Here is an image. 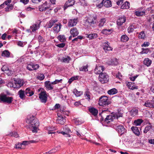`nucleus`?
<instances>
[{
	"label": "nucleus",
	"mask_w": 154,
	"mask_h": 154,
	"mask_svg": "<svg viewBox=\"0 0 154 154\" xmlns=\"http://www.w3.org/2000/svg\"><path fill=\"white\" fill-rule=\"evenodd\" d=\"M26 122L29 124V125L32 129V131L33 133L37 132V129L39 125V122L38 120L35 119L34 116L32 115H30L27 117Z\"/></svg>",
	"instance_id": "nucleus-1"
},
{
	"label": "nucleus",
	"mask_w": 154,
	"mask_h": 154,
	"mask_svg": "<svg viewBox=\"0 0 154 154\" xmlns=\"http://www.w3.org/2000/svg\"><path fill=\"white\" fill-rule=\"evenodd\" d=\"M45 129L46 130V132L48 134H63V135H68L69 132H71L70 130L68 128H65V129L64 130V131H54L55 129L54 128L50 127H46Z\"/></svg>",
	"instance_id": "nucleus-2"
},
{
	"label": "nucleus",
	"mask_w": 154,
	"mask_h": 154,
	"mask_svg": "<svg viewBox=\"0 0 154 154\" xmlns=\"http://www.w3.org/2000/svg\"><path fill=\"white\" fill-rule=\"evenodd\" d=\"M96 3V5L98 8H101L103 5L106 7H109L112 6L111 2L109 0H94Z\"/></svg>",
	"instance_id": "nucleus-3"
},
{
	"label": "nucleus",
	"mask_w": 154,
	"mask_h": 154,
	"mask_svg": "<svg viewBox=\"0 0 154 154\" xmlns=\"http://www.w3.org/2000/svg\"><path fill=\"white\" fill-rule=\"evenodd\" d=\"M13 99V98L12 97H8L6 95L2 94H0V102L9 104L11 103Z\"/></svg>",
	"instance_id": "nucleus-4"
},
{
	"label": "nucleus",
	"mask_w": 154,
	"mask_h": 154,
	"mask_svg": "<svg viewBox=\"0 0 154 154\" xmlns=\"http://www.w3.org/2000/svg\"><path fill=\"white\" fill-rule=\"evenodd\" d=\"M110 102L108 97L106 96H102L99 98V104L103 106H106L110 104Z\"/></svg>",
	"instance_id": "nucleus-5"
},
{
	"label": "nucleus",
	"mask_w": 154,
	"mask_h": 154,
	"mask_svg": "<svg viewBox=\"0 0 154 154\" xmlns=\"http://www.w3.org/2000/svg\"><path fill=\"white\" fill-rule=\"evenodd\" d=\"M100 81L102 84L107 82L109 81V79L108 75L105 73H101L99 77Z\"/></svg>",
	"instance_id": "nucleus-6"
},
{
	"label": "nucleus",
	"mask_w": 154,
	"mask_h": 154,
	"mask_svg": "<svg viewBox=\"0 0 154 154\" xmlns=\"http://www.w3.org/2000/svg\"><path fill=\"white\" fill-rule=\"evenodd\" d=\"M113 127L116 129L120 135L125 134L126 132V130L122 125L118 126L116 124H114L113 126Z\"/></svg>",
	"instance_id": "nucleus-7"
},
{
	"label": "nucleus",
	"mask_w": 154,
	"mask_h": 154,
	"mask_svg": "<svg viewBox=\"0 0 154 154\" xmlns=\"http://www.w3.org/2000/svg\"><path fill=\"white\" fill-rule=\"evenodd\" d=\"M41 22L38 20L35 23L33 24L30 27L29 29H27L28 32H34L38 30L40 28Z\"/></svg>",
	"instance_id": "nucleus-8"
},
{
	"label": "nucleus",
	"mask_w": 154,
	"mask_h": 154,
	"mask_svg": "<svg viewBox=\"0 0 154 154\" xmlns=\"http://www.w3.org/2000/svg\"><path fill=\"white\" fill-rule=\"evenodd\" d=\"M122 114H119L118 113H112L111 115L108 116L105 119V122H107V123L110 121L107 122L108 120L112 121L114 119L116 118L117 119L119 117L122 116Z\"/></svg>",
	"instance_id": "nucleus-9"
},
{
	"label": "nucleus",
	"mask_w": 154,
	"mask_h": 154,
	"mask_svg": "<svg viewBox=\"0 0 154 154\" xmlns=\"http://www.w3.org/2000/svg\"><path fill=\"white\" fill-rule=\"evenodd\" d=\"M39 97L42 103H45L47 100V95L45 91L42 90L39 94Z\"/></svg>",
	"instance_id": "nucleus-10"
},
{
	"label": "nucleus",
	"mask_w": 154,
	"mask_h": 154,
	"mask_svg": "<svg viewBox=\"0 0 154 154\" xmlns=\"http://www.w3.org/2000/svg\"><path fill=\"white\" fill-rule=\"evenodd\" d=\"M51 7L50 3L45 1L42 5L39 6L38 9L40 11H43Z\"/></svg>",
	"instance_id": "nucleus-11"
},
{
	"label": "nucleus",
	"mask_w": 154,
	"mask_h": 154,
	"mask_svg": "<svg viewBox=\"0 0 154 154\" xmlns=\"http://www.w3.org/2000/svg\"><path fill=\"white\" fill-rule=\"evenodd\" d=\"M14 88H19L23 85V82L22 79H17L14 81Z\"/></svg>",
	"instance_id": "nucleus-12"
},
{
	"label": "nucleus",
	"mask_w": 154,
	"mask_h": 154,
	"mask_svg": "<svg viewBox=\"0 0 154 154\" xmlns=\"http://www.w3.org/2000/svg\"><path fill=\"white\" fill-rule=\"evenodd\" d=\"M78 22V19L77 18L69 20L68 24L69 27H72L75 26Z\"/></svg>",
	"instance_id": "nucleus-13"
},
{
	"label": "nucleus",
	"mask_w": 154,
	"mask_h": 154,
	"mask_svg": "<svg viewBox=\"0 0 154 154\" xmlns=\"http://www.w3.org/2000/svg\"><path fill=\"white\" fill-rule=\"evenodd\" d=\"M104 68L103 66H97L94 70V72L96 74H100L102 73L104 70Z\"/></svg>",
	"instance_id": "nucleus-14"
},
{
	"label": "nucleus",
	"mask_w": 154,
	"mask_h": 154,
	"mask_svg": "<svg viewBox=\"0 0 154 154\" xmlns=\"http://www.w3.org/2000/svg\"><path fill=\"white\" fill-rule=\"evenodd\" d=\"M144 106L147 107H154V97L152 100L146 101L144 104Z\"/></svg>",
	"instance_id": "nucleus-15"
},
{
	"label": "nucleus",
	"mask_w": 154,
	"mask_h": 154,
	"mask_svg": "<svg viewBox=\"0 0 154 154\" xmlns=\"http://www.w3.org/2000/svg\"><path fill=\"white\" fill-rule=\"evenodd\" d=\"M106 19L105 18H102L100 19L97 22V26L99 27H102L106 23Z\"/></svg>",
	"instance_id": "nucleus-16"
},
{
	"label": "nucleus",
	"mask_w": 154,
	"mask_h": 154,
	"mask_svg": "<svg viewBox=\"0 0 154 154\" xmlns=\"http://www.w3.org/2000/svg\"><path fill=\"white\" fill-rule=\"evenodd\" d=\"M70 34L73 37L77 36L79 34V31L76 27L72 28L70 30Z\"/></svg>",
	"instance_id": "nucleus-17"
},
{
	"label": "nucleus",
	"mask_w": 154,
	"mask_h": 154,
	"mask_svg": "<svg viewBox=\"0 0 154 154\" xmlns=\"http://www.w3.org/2000/svg\"><path fill=\"white\" fill-rule=\"evenodd\" d=\"M108 42H104L103 44V48L105 51L106 52L107 51H112V48L109 46Z\"/></svg>",
	"instance_id": "nucleus-18"
},
{
	"label": "nucleus",
	"mask_w": 154,
	"mask_h": 154,
	"mask_svg": "<svg viewBox=\"0 0 154 154\" xmlns=\"http://www.w3.org/2000/svg\"><path fill=\"white\" fill-rule=\"evenodd\" d=\"M75 1L74 0H68L65 4L64 6V9L65 10L69 7L71 6L74 5Z\"/></svg>",
	"instance_id": "nucleus-19"
},
{
	"label": "nucleus",
	"mask_w": 154,
	"mask_h": 154,
	"mask_svg": "<svg viewBox=\"0 0 154 154\" xmlns=\"http://www.w3.org/2000/svg\"><path fill=\"white\" fill-rule=\"evenodd\" d=\"M126 21V17L122 16L119 18L117 21V24L119 26L122 25Z\"/></svg>",
	"instance_id": "nucleus-20"
},
{
	"label": "nucleus",
	"mask_w": 154,
	"mask_h": 154,
	"mask_svg": "<svg viewBox=\"0 0 154 154\" xmlns=\"http://www.w3.org/2000/svg\"><path fill=\"white\" fill-rule=\"evenodd\" d=\"M96 18L93 16H91L86 19V22H87L90 25L92 24H94L95 22V20H96Z\"/></svg>",
	"instance_id": "nucleus-21"
},
{
	"label": "nucleus",
	"mask_w": 154,
	"mask_h": 154,
	"mask_svg": "<svg viewBox=\"0 0 154 154\" xmlns=\"http://www.w3.org/2000/svg\"><path fill=\"white\" fill-rule=\"evenodd\" d=\"M57 21V20H51L47 22L45 26L47 28H51Z\"/></svg>",
	"instance_id": "nucleus-22"
},
{
	"label": "nucleus",
	"mask_w": 154,
	"mask_h": 154,
	"mask_svg": "<svg viewBox=\"0 0 154 154\" xmlns=\"http://www.w3.org/2000/svg\"><path fill=\"white\" fill-rule=\"evenodd\" d=\"M145 13V11L144 10L139 9L135 12V14L138 17L144 15Z\"/></svg>",
	"instance_id": "nucleus-23"
},
{
	"label": "nucleus",
	"mask_w": 154,
	"mask_h": 154,
	"mask_svg": "<svg viewBox=\"0 0 154 154\" xmlns=\"http://www.w3.org/2000/svg\"><path fill=\"white\" fill-rule=\"evenodd\" d=\"M89 111L93 116H96L98 113V110L94 107H91L89 109Z\"/></svg>",
	"instance_id": "nucleus-24"
},
{
	"label": "nucleus",
	"mask_w": 154,
	"mask_h": 154,
	"mask_svg": "<svg viewBox=\"0 0 154 154\" xmlns=\"http://www.w3.org/2000/svg\"><path fill=\"white\" fill-rule=\"evenodd\" d=\"M1 69L3 71H9L7 73V74L8 75H11L12 73V71L9 70V69L7 65H5L3 66Z\"/></svg>",
	"instance_id": "nucleus-25"
},
{
	"label": "nucleus",
	"mask_w": 154,
	"mask_h": 154,
	"mask_svg": "<svg viewBox=\"0 0 154 154\" xmlns=\"http://www.w3.org/2000/svg\"><path fill=\"white\" fill-rule=\"evenodd\" d=\"M61 25L60 23L54 25L53 27L54 32L55 33H57L60 31Z\"/></svg>",
	"instance_id": "nucleus-26"
},
{
	"label": "nucleus",
	"mask_w": 154,
	"mask_h": 154,
	"mask_svg": "<svg viewBox=\"0 0 154 154\" xmlns=\"http://www.w3.org/2000/svg\"><path fill=\"white\" fill-rule=\"evenodd\" d=\"M65 119L62 116H59L56 120L57 123L60 124H63L65 122Z\"/></svg>",
	"instance_id": "nucleus-27"
},
{
	"label": "nucleus",
	"mask_w": 154,
	"mask_h": 154,
	"mask_svg": "<svg viewBox=\"0 0 154 154\" xmlns=\"http://www.w3.org/2000/svg\"><path fill=\"white\" fill-rule=\"evenodd\" d=\"M25 92V94L28 96H31L34 94V92L31 90L29 88H27Z\"/></svg>",
	"instance_id": "nucleus-28"
},
{
	"label": "nucleus",
	"mask_w": 154,
	"mask_h": 154,
	"mask_svg": "<svg viewBox=\"0 0 154 154\" xmlns=\"http://www.w3.org/2000/svg\"><path fill=\"white\" fill-rule=\"evenodd\" d=\"M131 129L135 135H140V132L137 127L136 126L132 127L131 128Z\"/></svg>",
	"instance_id": "nucleus-29"
},
{
	"label": "nucleus",
	"mask_w": 154,
	"mask_h": 154,
	"mask_svg": "<svg viewBox=\"0 0 154 154\" xmlns=\"http://www.w3.org/2000/svg\"><path fill=\"white\" fill-rule=\"evenodd\" d=\"M60 148V146H58L56 147V148L52 149L51 150L45 152L46 154H52L56 152V151L59 150Z\"/></svg>",
	"instance_id": "nucleus-30"
},
{
	"label": "nucleus",
	"mask_w": 154,
	"mask_h": 154,
	"mask_svg": "<svg viewBox=\"0 0 154 154\" xmlns=\"http://www.w3.org/2000/svg\"><path fill=\"white\" fill-rule=\"evenodd\" d=\"M45 86L48 90H52L53 89V87L51 85V83H50V81H46L45 83Z\"/></svg>",
	"instance_id": "nucleus-31"
},
{
	"label": "nucleus",
	"mask_w": 154,
	"mask_h": 154,
	"mask_svg": "<svg viewBox=\"0 0 154 154\" xmlns=\"http://www.w3.org/2000/svg\"><path fill=\"white\" fill-rule=\"evenodd\" d=\"M127 86L129 89L131 90H133L135 89H137L138 88L137 86L134 85L131 82H128L127 84Z\"/></svg>",
	"instance_id": "nucleus-32"
},
{
	"label": "nucleus",
	"mask_w": 154,
	"mask_h": 154,
	"mask_svg": "<svg viewBox=\"0 0 154 154\" xmlns=\"http://www.w3.org/2000/svg\"><path fill=\"white\" fill-rule=\"evenodd\" d=\"M137 28L136 25H130L128 29V32L129 33L132 32L134 30Z\"/></svg>",
	"instance_id": "nucleus-33"
},
{
	"label": "nucleus",
	"mask_w": 154,
	"mask_h": 154,
	"mask_svg": "<svg viewBox=\"0 0 154 154\" xmlns=\"http://www.w3.org/2000/svg\"><path fill=\"white\" fill-rule=\"evenodd\" d=\"M151 63L152 61L148 58H145L143 61L144 64L147 66H150Z\"/></svg>",
	"instance_id": "nucleus-34"
},
{
	"label": "nucleus",
	"mask_w": 154,
	"mask_h": 154,
	"mask_svg": "<svg viewBox=\"0 0 154 154\" xmlns=\"http://www.w3.org/2000/svg\"><path fill=\"white\" fill-rule=\"evenodd\" d=\"M130 3L128 2H126L121 6V9H128L130 8Z\"/></svg>",
	"instance_id": "nucleus-35"
},
{
	"label": "nucleus",
	"mask_w": 154,
	"mask_h": 154,
	"mask_svg": "<svg viewBox=\"0 0 154 154\" xmlns=\"http://www.w3.org/2000/svg\"><path fill=\"white\" fill-rule=\"evenodd\" d=\"M86 37L89 38L90 39H92L96 38L97 36V35L96 33H92L90 34H86Z\"/></svg>",
	"instance_id": "nucleus-36"
},
{
	"label": "nucleus",
	"mask_w": 154,
	"mask_h": 154,
	"mask_svg": "<svg viewBox=\"0 0 154 154\" xmlns=\"http://www.w3.org/2000/svg\"><path fill=\"white\" fill-rule=\"evenodd\" d=\"M25 92L22 90H20L18 92L19 97L21 99H23L25 97Z\"/></svg>",
	"instance_id": "nucleus-37"
},
{
	"label": "nucleus",
	"mask_w": 154,
	"mask_h": 154,
	"mask_svg": "<svg viewBox=\"0 0 154 154\" xmlns=\"http://www.w3.org/2000/svg\"><path fill=\"white\" fill-rule=\"evenodd\" d=\"M138 110L136 109H132L130 112V114L132 116H134L138 115Z\"/></svg>",
	"instance_id": "nucleus-38"
},
{
	"label": "nucleus",
	"mask_w": 154,
	"mask_h": 154,
	"mask_svg": "<svg viewBox=\"0 0 154 154\" xmlns=\"http://www.w3.org/2000/svg\"><path fill=\"white\" fill-rule=\"evenodd\" d=\"M129 38L126 35H122L121 38V41L123 42H126L128 41Z\"/></svg>",
	"instance_id": "nucleus-39"
},
{
	"label": "nucleus",
	"mask_w": 154,
	"mask_h": 154,
	"mask_svg": "<svg viewBox=\"0 0 154 154\" xmlns=\"http://www.w3.org/2000/svg\"><path fill=\"white\" fill-rule=\"evenodd\" d=\"M73 92L77 97L80 96L83 94V92L82 91H78L76 89H74L73 90Z\"/></svg>",
	"instance_id": "nucleus-40"
},
{
	"label": "nucleus",
	"mask_w": 154,
	"mask_h": 154,
	"mask_svg": "<svg viewBox=\"0 0 154 154\" xmlns=\"http://www.w3.org/2000/svg\"><path fill=\"white\" fill-rule=\"evenodd\" d=\"M143 122V121L142 119H138L134 121V124L136 126H139Z\"/></svg>",
	"instance_id": "nucleus-41"
},
{
	"label": "nucleus",
	"mask_w": 154,
	"mask_h": 154,
	"mask_svg": "<svg viewBox=\"0 0 154 154\" xmlns=\"http://www.w3.org/2000/svg\"><path fill=\"white\" fill-rule=\"evenodd\" d=\"M107 92L109 95H113L117 93V90L116 88H114L109 90Z\"/></svg>",
	"instance_id": "nucleus-42"
},
{
	"label": "nucleus",
	"mask_w": 154,
	"mask_h": 154,
	"mask_svg": "<svg viewBox=\"0 0 154 154\" xmlns=\"http://www.w3.org/2000/svg\"><path fill=\"white\" fill-rule=\"evenodd\" d=\"M37 141L34 140H32L29 141H23L21 143V145H27L28 144L30 143H34L37 142Z\"/></svg>",
	"instance_id": "nucleus-43"
},
{
	"label": "nucleus",
	"mask_w": 154,
	"mask_h": 154,
	"mask_svg": "<svg viewBox=\"0 0 154 154\" xmlns=\"http://www.w3.org/2000/svg\"><path fill=\"white\" fill-rule=\"evenodd\" d=\"M57 39L61 42H63L66 41V38L65 36L64 35H60L58 36L57 37Z\"/></svg>",
	"instance_id": "nucleus-44"
},
{
	"label": "nucleus",
	"mask_w": 154,
	"mask_h": 154,
	"mask_svg": "<svg viewBox=\"0 0 154 154\" xmlns=\"http://www.w3.org/2000/svg\"><path fill=\"white\" fill-rule=\"evenodd\" d=\"M10 55V53L9 51L7 50L4 51L2 54V55L4 57H8Z\"/></svg>",
	"instance_id": "nucleus-45"
},
{
	"label": "nucleus",
	"mask_w": 154,
	"mask_h": 154,
	"mask_svg": "<svg viewBox=\"0 0 154 154\" xmlns=\"http://www.w3.org/2000/svg\"><path fill=\"white\" fill-rule=\"evenodd\" d=\"M152 128V126L149 124L147 125L145 128L143 132L145 134L148 131L150 130Z\"/></svg>",
	"instance_id": "nucleus-46"
},
{
	"label": "nucleus",
	"mask_w": 154,
	"mask_h": 154,
	"mask_svg": "<svg viewBox=\"0 0 154 154\" xmlns=\"http://www.w3.org/2000/svg\"><path fill=\"white\" fill-rule=\"evenodd\" d=\"M11 2V0H8L6 1L3 4H2L0 5V9L4 8L5 4L6 5H8Z\"/></svg>",
	"instance_id": "nucleus-47"
},
{
	"label": "nucleus",
	"mask_w": 154,
	"mask_h": 154,
	"mask_svg": "<svg viewBox=\"0 0 154 154\" xmlns=\"http://www.w3.org/2000/svg\"><path fill=\"white\" fill-rule=\"evenodd\" d=\"M90 94V92L88 91H86L84 94L85 97L86 99H88V100L91 99Z\"/></svg>",
	"instance_id": "nucleus-48"
},
{
	"label": "nucleus",
	"mask_w": 154,
	"mask_h": 154,
	"mask_svg": "<svg viewBox=\"0 0 154 154\" xmlns=\"http://www.w3.org/2000/svg\"><path fill=\"white\" fill-rule=\"evenodd\" d=\"M70 60V58L69 57H63L61 60V61L62 62L68 63L69 62Z\"/></svg>",
	"instance_id": "nucleus-49"
},
{
	"label": "nucleus",
	"mask_w": 154,
	"mask_h": 154,
	"mask_svg": "<svg viewBox=\"0 0 154 154\" xmlns=\"http://www.w3.org/2000/svg\"><path fill=\"white\" fill-rule=\"evenodd\" d=\"M145 37V34L143 31L141 32L139 34V38L140 39H144Z\"/></svg>",
	"instance_id": "nucleus-50"
},
{
	"label": "nucleus",
	"mask_w": 154,
	"mask_h": 154,
	"mask_svg": "<svg viewBox=\"0 0 154 154\" xmlns=\"http://www.w3.org/2000/svg\"><path fill=\"white\" fill-rule=\"evenodd\" d=\"M79 70L81 71H88L87 65L83 66L79 68Z\"/></svg>",
	"instance_id": "nucleus-51"
},
{
	"label": "nucleus",
	"mask_w": 154,
	"mask_h": 154,
	"mask_svg": "<svg viewBox=\"0 0 154 154\" xmlns=\"http://www.w3.org/2000/svg\"><path fill=\"white\" fill-rule=\"evenodd\" d=\"M37 79L40 80H43L45 78V76L43 74H40L37 77Z\"/></svg>",
	"instance_id": "nucleus-52"
},
{
	"label": "nucleus",
	"mask_w": 154,
	"mask_h": 154,
	"mask_svg": "<svg viewBox=\"0 0 154 154\" xmlns=\"http://www.w3.org/2000/svg\"><path fill=\"white\" fill-rule=\"evenodd\" d=\"M111 64L112 65H116L118 64L117 60L116 59H114L111 60Z\"/></svg>",
	"instance_id": "nucleus-53"
},
{
	"label": "nucleus",
	"mask_w": 154,
	"mask_h": 154,
	"mask_svg": "<svg viewBox=\"0 0 154 154\" xmlns=\"http://www.w3.org/2000/svg\"><path fill=\"white\" fill-rule=\"evenodd\" d=\"M110 31V29H104L102 30V32L104 34L106 35L109 34Z\"/></svg>",
	"instance_id": "nucleus-54"
},
{
	"label": "nucleus",
	"mask_w": 154,
	"mask_h": 154,
	"mask_svg": "<svg viewBox=\"0 0 154 154\" xmlns=\"http://www.w3.org/2000/svg\"><path fill=\"white\" fill-rule=\"evenodd\" d=\"M142 51L140 52L141 54H147L149 51V50L148 48H142Z\"/></svg>",
	"instance_id": "nucleus-55"
},
{
	"label": "nucleus",
	"mask_w": 154,
	"mask_h": 154,
	"mask_svg": "<svg viewBox=\"0 0 154 154\" xmlns=\"http://www.w3.org/2000/svg\"><path fill=\"white\" fill-rule=\"evenodd\" d=\"M33 66L32 65V63H31L30 64H29L27 65V69L29 70L30 71H32V66Z\"/></svg>",
	"instance_id": "nucleus-56"
},
{
	"label": "nucleus",
	"mask_w": 154,
	"mask_h": 154,
	"mask_svg": "<svg viewBox=\"0 0 154 154\" xmlns=\"http://www.w3.org/2000/svg\"><path fill=\"white\" fill-rule=\"evenodd\" d=\"M78 79V76L73 77H72L71 78L69 79L68 82L70 84L72 82V81L76 80Z\"/></svg>",
	"instance_id": "nucleus-57"
},
{
	"label": "nucleus",
	"mask_w": 154,
	"mask_h": 154,
	"mask_svg": "<svg viewBox=\"0 0 154 154\" xmlns=\"http://www.w3.org/2000/svg\"><path fill=\"white\" fill-rule=\"evenodd\" d=\"M79 1L82 5L84 6H87V4L85 0H79Z\"/></svg>",
	"instance_id": "nucleus-58"
},
{
	"label": "nucleus",
	"mask_w": 154,
	"mask_h": 154,
	"mask_svg": "<svg viewBox=\"0 0 154 154\" xmlns=\"http://www.w3.org/2000/svg\"><path fill=\"white\" fill-rule=\"evenodd\" d=\"M33 66H32V70H35L38 69L39 67V66L38 64H34L32 63Z\"/></svg>",
	"instance_id": "nucleus-59"
},
{
	"label": "nucleus",
	"mask_w": 154,
	"mask_h": 154,
	"mask_svg": "<svg viewBox=\"0 0 154 154\" xmlns=\"http://www.w3.org/2000/svg\"><path fill=\"white\" fill-rule=\"evenodd\" d=\"M149 44L150 43L149 42H144L143 44L141 46L142 47H146L149 46Z\"/></svg>",
	"instance_id": "nucleus-60"
},
{
	"label": "nucleus",
	"mask_w": 154,
	"mask_h": 154,
	"mask_svg": "<svg viewBox=\"0 0 154 154\" xmlns=\"http://www.w3.org/2000/svg\"><path fill=\"white\" fill-rule=\"evenodd\" d=\"M62 81V79H60V80H56L55 81L52 82L51 84L53 85H55L58 83L61 82Z\"/></svg>",
	"instance_id": "nucleus-61"
},
{
	"label": "nucleus",
	"mask_w": 154,
	"mask_h": 154,
	"mask_svg": "<svg viewBox=\"0 0 154 154\" xmlns=\"http://www.w3.org/2000/svg\"><path fill=\"white\" fill-rule=\"evenodd\" d=\"M8 87H12V88H14V83H13L12 82H9V83H8Z\"/></svg>",
	"instance_id": "nucleus-62"
},
{
	"label": "nucleus",
	"mask_w": 154,
	"mask_h": 154,
	"mask_svg": "<svg viewBox=\"0 0 154 154\" xmlns=\"http://www.w3.org/2000/svg\"><path fill=\"white\" fill-rule=\"evenodd\" d=\"M17 45L19 46L23 47L24 46V43L21 41H19L18 42Z\"/></svg>",
	"instance_id": "nucleus-63"
},
{
	"label": "nucleus",
	"mask_w": 154,
	"mask_h": 154,
	"mask_svg": "<svg viewBox=\"0 0 154 154\" xmlns=\"http://www.w3.org/2000/svg\"><path fill=\"white\" fill-rule=\"evenodd\" d=\"M116 77L120 79H122V76L120 73L119 72L116 75Z\"/></svg>",
	"instance_id": "nucleus-64"
}]
</instances>
